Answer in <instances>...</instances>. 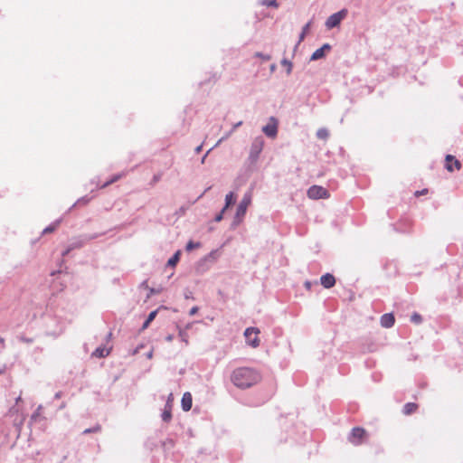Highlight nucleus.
Here are the masks:
<instances>
[{
	"mask_svg": "<svg viewBox=\"0 0 463 463\" xmlns=\"http://www.w3.org/2000/svg\"><path fill=\"white\" fill-rule=\"evenodd\" d=\"M211 189V186L207 187L205 190H204V193H206L207 191H209Z\"/></svg>",
	"mask_w": 463,
	"mask_h": 463,
	"instance_id": "62",
	"label": "nucleus"
},
{
	"mask_svg": "<svg viewBox=\"0 0 463 463\" xmlns=\"http://www.w3.org/2000/svg\"><path fill=\"white\" fill-rule=\"evenodd\" d=\"M254 56H255V57H258V58H260V59H262L263 61H269V60L271 59V56H270L269 54H264V53L260 52H256V53L254 54Z\"/></svg>",
	"mask_w": 463,
	"mask_h": 463,
	"instance_id": "30",
	"label": "nucleus"
},
{
	"mask_svg": "<svg viewBox=\"0 0 463 463\" xmlns=\"http://www.w3.org/2000/svg\"><path fill=\"white\" fill-rule=\"evenodd\" d=\"M320 282L325 288H331L335 284V279L332 274L326 273L323 276H321Z\"/></svg>",
	"mask_w": 463,
	"mask_h": 463,
	"instance_id": "10",
	"label": "nucleus"
},
{
	"mask_svg": "<svg viewBox=\"0 0 463 463\" xmlns=\"http://www.w3.org/2000/svg\"><path fill=\"white\" fill-rule=\"evenodd\" d=\"M264 146V140L262 137H256L251 146L250 151V159L254 162L259 158L260 154L261 153Z\"/></svg>",
	"mask_w": 463,
	"mask_h": 463,
	"instance_id": "4",
	"label": "nucleus"
},
{
	"mask_svg": "<svg viewBox=\"0 0 463 463\" xmlns=\"http://www.w3.org/2000/svg\"><path fill=\"white\" fill-rule=\"evenodd\" d=\"M204 194H205L204 192H203V193H202V194H200V197H199V198L203 197V195H204Z\"/></svg>",
	"mask_w": 463,
	"mask_h": 463,
	"instance_id": "64",
	"label": "nucleus"
},
{
	"mask_svg": "<svg viewBox=\"0 0 463 463\" xmlns=\"http://www.w3.org/2000/svg\"><path fill=\"white\" fill-rule=\"evenodd\" d=\"M64 407H65V403L63 402V403H61V405L60 406V409L61 410V409H63Z\"/></svg>",
	"mask_w": 463,
	"mask_h": 463,
	"instance_id": "60",
	"label": "nucleus"
},
{
	"mask_svg": "<svg viewBox=\"0 0 463 463\" xmlns=\"http://www.w3.org/2000/svg\"><path fill=\"white\" fill-rule=\"evenodd\" d=\"M366 435L364 429L355 427L352 429V431L348 437V439L354 445H360L363 442V439Z\"/></svg>",
	"mask_w": 463,
	"mask_h": 463,
	"instance_id": "6",
	"label": "nucleus"
},
{
	"mask_svg": "<svg viewBox=\"0 0 463 463\" xmlns=\"http://www.w3.org/2000/svg\"><path fill=\"white\" fill-rule=\"evenodd\" d=\"M121 177V175H115L109 181H107L102 187H107L108 185L117 182Z\"/></svg>",
	"mask_w": 463,
	"mask_h": 463,
	"instance_id": "29",
	"label": "nucleus"
},
{
	"mask_svg": "<svg viewBox=\"0 0 463 463\" xmlns=\"http://www.w3.org/2000/svg\"><path fill=\"white\" fill-rule=\"evenodd\" d=\"M411 321L415 323V324H420L422 321V317H421V316L420 314L414 313L411 317Z\"/></svg>",
	"mask_w": 463,
	"mask_h": 463,
	"instance_id": "28",
	"label": "nucleus"
},
{
	"mask_svg": "<svg viewBox=\"0 0 463 463\" xmlns=\"http://www.w3.org/2000/svg\"><path fill=\"white\" fill-rule=\"evenodd\" d=\"M395 318L392 313L384 314L381 317V326L385 328H390L394 325Z\"/></svg>",
	"mask_w": 463,
	"mask_h": 463,
	"instance_id": "12",
	"label": "nucleus"
},
{
	"mask_svg": "<svg viewBox=\"0 0 463 463\" xmlns=\"http://www.w3.org/2000/svg\"><path fill=\"white\" fill-rule=\"evenodd\" d=\"M204 194H205L204 192H203V193H202V194H200V197H199V198L203 197V195H204Z\"/></svg>",
	"mask_w": 463,
	"mask_h": 463,
	"instance_id": "63",
	"label": "nucleus"
},
{
	"mask_svg": "<svg viewBox=\"0 0 463 463\" xmlns=\"http://www.w3.org/2000/svg\"><path fill=\"white\" fill-rule=\"evenodd\" d=\"M43 409L42 405H39L36 409V411L32 414L31 420H36L37 417L40 415L41 411Z\"/></svg>",
	"mask_w": 463,
	"mask_h": 463,
	"instance_id": "32",
	"label": "nucleus"
},
{
	"mask_svg": "<svg viewBox=\"0 0 463 463\" xmlns=\"http://www.w3.org/2000/svg\"><path fill=\"white\" fill-rule=\"evenodd\" d=\"M20 341L26 343V344H32L33 342V338H28L24 335H21L18 337Z\"/></svg>",
	"mask_w": 463,
	"mask_h": 463,
	"instance_id": "35",
	"label": "nucleus"
},
{
	"mask_svg": "<svg viewBox=\"0 0 463 463\" xmlns=\"http://www.w3.org/2000/svg\"><path fill=\"white\" fill-rule=\"evenodd\" d=\"M152 355H153V352H152V351H150V352L146 354L147 358H152Z\"/></svg>",
	"mask_w": 463,
	"mask_h": 463,
	"instance_id": "55",
	"label": "nucleus"
},
{
	"mask_svg": "<svg viewBox=\"0 0 463 463\" xmlns=\"http://www.w3.org/2000/svg\"><path fill=\"white\" fill-rule=\"evenodd\" d=\"M21 400H22V399H21V396L17 397V398H16V403H18Z\"/></svg>",
	"mask_w": 463,
	"mask_h": 463,
	"instance_id": "59",
	"label": "nucleus"
},
{
	"mask_svg": "<svg viewBox=\"0 0 463 463\" xmlns=\"http://www.w3.org/2000/svg\"><path fill=\"white\" fill-rule=\"evenodd\" d=\"M270 120L274 121L273 124H267L262 128V131L269 137H275L278 133L277 122L274 118H271Z\"/></svg>",
	"mask_w": 463,
	"mask_h": 463,
	"instance_id": "9",
	"label": "nucleus"
},
{
	"mask_svg": "<svg viewBox=\"0 0 463 463\" xmlns=\"http://www.w3.org/2000/svg\"><path fill=\"white\" fill-rule=\"evenodd\" d=\"M193 404L192 394L188 392H184L182 397L181 406L184 411L191 410Z\"/></svg>",
	"mask_w": 463,
	"mask_h": 463,
	"instance_id": "11",
	"label": "nucleus"
},
{
	"mask_svg": "<svg viewBox=\"0 0 463 463\" xmlns=\"http://www.w3.org/2000/svg\"><path fill=\"white\" fill-rule=\"evenodd\" d=\"M202 147H203V145L198 146L195 148V150H194V151H195V153H196V154H199V153L202 151Z\"/></svg>",
	"mask_w": 463,
	"mask_h": 463,
	"instance_id": "53",
	"label": "nucleus"
},
{
	"mask_svg": "<svg viewBox=\"0 0 463 463\" xmlns=\"http://www.w3.org/2000/svg\"><path fill=\"white\" fill-rule=\"evenodd\" d=\"M151 322H152V320H150L149 318L146 317V319L145 320V322L142 325L141 330L146 329L149 326Z\"/></svg>",
	"mask_w": 463,
	"mask_h": 463,
	"instance_id": "38",
	"label": "nucleus"
},
{
	"mask_svg": "<svg viewBox=\"0 0 463 463\" xmlns=\"http://www.w3.org/2000/svg\"><path fill=\"white\" fill-rule=\"evenodd\" d=\"M210 269L208 258L201 259L195 265V272L197 274H203Z\"/></svg>",
	"mask_w": 463,
	"mask_h": 463,
	"instance_id": "13",
	"label": "nucleus"
},
{
	"mask_svg": "<svg viewBox=\"0 0 463 463\" xmlns=\"http://www.w3.org/2000/svg\"><path fill=\"white\" fill-rule=\"evenodd\" d=\"M260 380V373L249 367L237 368L232 374V381L239 388L246 389L256 384Z\"/></svg>",
	"mask_w": 463,
	"mask_h": 463,
	"instance_id": "1",
	"label": "nucleus"
},
{
	"mask_svg": "<svg viewBox=\"0 0 463 463\" xmlns=\"http://www.w3.org/2000/svg\"><path fill=\"white\" fill-rule=\"evenodd\" d=\"M251 199H252V194L250 191L246 192L243 194V197L241 200V202L236 209L235 215H234L232 222L231 224L232 229H235L242 222V221L246 215L247 209L250 206V204L251 203Z\"/></svg>",
	"mask_w": 463,
	"mask_h": 463,
	"instance_id": "2",
	"label": "nucleus"
},
{
	"mask_svg": "<svg viewBox=\"0 0 463 463\" xmlns=\"http://www.w3.org/2000/svg\"><path fill=\"white\" fill-rule=\"evenodd\" d=\"M347 15V10L342 9L333 14H331L326 21V26L327 29H332L338 26L341 21Z\"/></svg>",
	"mask_w": 463,
	"mask_h": 463,
	"instance_id": "3",
	"label": "nucleus"
},
{
	"mask_svg": "<svg viewBox=\"0 0 463 463\" xmlns=\"http://www.w3.org/2000/svg\"><path fill=\"white\" fill-rule=\"evenodd\" d=\"M190 295H191V292H189V294H185V298H189Z\"/></svg>",
	"mask_w": 463,
	"mask_h": 463,
	"instance_id": "61",
	"label": "nucleus"
},
{
	"mask_svg": "<svg viewBox=\"0 0 463 463\" xmlns=\"http://www.w3.org/2000/svg\"><path fill=\"white\" fill-rule=\"evenodd\" d=\"M156 315H157V310H154L149 313V315L147 316V318H149L150 320L153 321L156 318Z\"/></svg>",
	"mask_w": 463,
	"mask_h": 463,
	"instance_id": "40",
	"label": "nucleus"
},
{
	"mask_svg": "<svg viewBox=\"0 0 463 463\" xmlns=\"http://www.w3.org/2000/svg\"><path fill=\"white\" fill-rule=\"evenodd\" d=\"M454 165H455L457 169H459L460 166H461V164H460V162L458 159H455Z\"/></svg>",
	"mask_w": 463,
	"mask_h": 463,
	"instance_id": "48",
	"label": "nucleus"
},
{
	"mask_svg": "<svg viewBox=\"0 0 463 463\" xmlns=\"http://www.w3.org/2000/svg\"><path fill=\"white\" fill-rule=\"evenodd\" d=\"M299 44H300V43H298H298H297V44H296V45H295V47H294V52H295L297 51V49L298 48V45H299Z\"/></svg>",
	"mask_w": 463,
	"mask_h": 463,
	"instance_id": "57",
	"label": "nucleus"
},
{
	"mask_svg": "<svg viewBox=\"0 0 463 463\" xmlns=\"http://www.w3.org/2000/svg\"><path fill=\"white\" fill-rule=\"evenodd\" d=\"M277 69V65L275 63H272L270 66H269V70L271 72H274Z\"/></svg>",
	"mask_w": 463,
	"mask_h": 463,
	"instance_id": "50",
	"label": "nucleus"
},
{
	"mask_svg": "<svg viewBox=\"0 0 463 463\" xmlns=\"http://www.w3.org/2000/svg\"><path fill=\"white\" fill-rule=\"evenodd\" d=\"M201 247V243L200 242H194L193 241H189L187 243H186V246H185V250L187 251H191L194 249H198Z\"/></svg>",
	"mask_w": 463,
	"mask_h": 463,
	"instance_id": "23",
	"label": "nucleus"
},
{
	"mask_svg": "<svg viewBox=\"0 0 463 463\" xmlns=\"http://www.w3.org/2000/svg\"><path fill=\"white\" fill-rule=\"evenodd\" d=\"M72 250L70 248V246L67 247V249L62 252V257L67 256Z\"/></svg>",
	"mask_w": 463,
	"mask_h": 463,
	"instance_id": "44",
	"label": "nucleus"
},
{
	"mask_svg": "<svg viewBox=\"0 0 463 463\" xmlns=\"http://www.w3.org/2000/svg\"><path fill=\"white\" fill-rule=\"evenodd\" d=\"M418 408V405L414 402H408L403 406L402 412L405 415H410L414 412Z\"/></svg>",
	"mask_w": 463,
	"mask_h": 463,
	"instance_id": "17",
	"label": "nucleus"
},
{
	"mask_svg": "<svg viewBox=\"0 0 463 463\" xmlns=\"http://www.w3.org/2000/svg\"><path fill=\"white\" fill-rule=\"evenodd\" d=\"M307 196L310 199H315V200L322 199V198H328L329 193L326 188H324L322 186L312 185L307 190Z\"/></svg>",
	"mask_w": 463,
	"mask_h": 463,
	"instance_id": "5",
	"label": "nucleus"
},
{
	"mask_svg": "<svg viewBox=\"0 0 463 463\" xmlns=\"http://www.w3.org/2000/svg\"><path fill=\"white\" fill-rule=\"evenodd\" d=\"M174 339V335H168L165 336V341L171 342Z\"/></svg>",
	"mask_w": 463,
	"mask_h": 463,
	"instance_id": "49",
	"label": "nucleus"
},
{
	"mask_svg": "<svg viewBox=\"0 0 463 463\" xmlns=\"http://www.w3.org/2000/svg\"><path fill=\"white\" fill-rule=\"evenodd\" d=\"M111 336H112V333H111V332H109V333L108 334V335H107V339H108V340H109V339L111 338Z\"/></svg>",
	"mask_w": 463,
	"mask_h": 463,
	"instance_id": "56",
	"label": "nucleus"
},
{
	"mask_svg": "<svg viewBox=\"0 0 463 463\" xmlns=\"http://www.w3.org/2000/svg\"><path fill=\"white\" fill-rule=\"evenodd\" d=\"M172 419V412H171V409H167V407L165 406V409L164 410L163 413H162V420L165 422H168L170 421Z\"/></svg>",
	"mask_w": 463,
	"mask_h": 463,
	"instance_id": "20",
	"label": "nucleus"
},
{
	"mask_svg": "<svg viewBox=\"0 0 463 463\" xmlns=\"http://www.w3.org/2000/svg\"><path fill=\"white\" fill-rule=\"evenodd\" d=\"M213 147L210 148V149L206 152V154L203 156V158H202V160H201L203 164L204 163L206 156H208V154L213 150Z\"/></svg>",
	"mask_w": 463,
	"mask_h": 463,
	"instance_id": "46",
	"label": "nucleus"
},
{
	"mask_svg": "<svg viewBox=\"0 0 463 463\" xmlns=\"http://www.w3.org/2000/svg\"><path fill=\"white\" fill-rule=\"evenodd\" d=\"M62 395V392H58L54 394V399H60Z\"/></svg>",
	"mask_w": 463,
	"mask_h": 463,
	"instance_id": "52",
	"label": "nucleus"
},
{
	"mask_svg": "<svg viewBox=\"0 0 463 463\" xmlns=\"http://www.w3.org/2000/svg\"><path fill=\"white\" fill-rule=\"evenodd\" d=\"M97 235H91V236H84V237H79L77 239H74L73 241L70 243V248L73 250L75 249L81 248L87 241H91L93 239H96Z\"/></svg>",
	"mask_w": 463,
	"mask_h": 463,
	"instance_id": "8",
	"label": "nucleus"
},
{
	"mask_svg": "<svg viewBox=\"0 0 463 463\" xmlns=\"http://www.w3.org/2000/svg\"><path fill=\"white\" fill-rule=\"evenodd\" d=\"M329 136L328 130L326 128H319L317 132V137L319 139H326Z\"/></svg>",
	"mask_w": 463,
	"mask_h": 463,
	"instance_id": "24",
	"label": "nucleus"
},
{
	"mask_svg": "<svg viewBox=\"0 0 463 463\" xmlns=\"http://www.w3.org/2000/svg\"><path fill=\"white\" fill-rule=\"evenodd\" d=\"M181 250H177L167 261V267H175L178 261L180 260Z\"/></svg>",
	"mask_w": 463,
	"mask_h": 463,
	"instance_id": "16",
	"label": "nucleus"
},
{
	"mask_svg": "<svg viewBox=\"0 0 463 463\" xmlns=\"http://www.w3.org/2000/svg\"><path fill=\"white\" fill-rule=\"evenodd\" d=\"M151 322H152V320H150L149 318L146 317V319L145 320V322L142 325L141 330L146 329L149 326Z\"/></svg>",
	"mask_w": 463,
	"mask_h": 463,
	"instance_id": "37",
	"label": "nucleus"
},
{
	"mask_svg": "<svg viewBox=\"0 0 463 463\" xmlns=\"http://www.w3.org/2000/svg\"><path fill=\"white\" fill-rule=\"evenodd\" d=\"M259 333H260V329L257 327H248V328H246V330L244 332V335L247 339L248 345H250V346H252L254 348H256L260 345V340L257 336H255L251 339V338H250V335H251L252 334L258 335Z\"/></svg>",
	"mask_w": 463,
	"mask_h": 463,
	"instance_id": "7",
	"label": "nucleus"
},
{
	"mask_svg": "<svg viewBox=\"0 0 463 463\" xmlns=\"http://www.w3.org/2000/svg\"><path fill=\"white\" fill-rule=\"evenodd\" d=\"M215 254H216V251L213 250L208 255H206L204 258H208V262L213 261L215 260Z\"/></svg>",
	"mask_w": 463,
	"mask_h": 463,
	"instance_id": "36",
	"label": "nucleus"
},
{
	"mask_svg": "<svg viewBox=\"0 0 463 463\" xmlns=\"http://www.w3.org/2000/svg\"><path fill=\"white\" fill-rule=\"evenodd\" d=\"M281 65L287 67V74L289 75L292 71V62L288 59L284 58L281 60Z\"/></svg>",
	"mask_w": 463,
	"mask_h": 463,
	"instance_id": "22",
	"label": "nucleus"
},
{
	"mask_svg": "<svg viewBox=\"0 0 463 463\" xmlns=\"http://www.w3.org/2000/svg\"><path fill=\"white\" fill-rule=\"evenodd\" d=\"M310 25H311V22H308L307 24H306L303 28H302V32L301 33L299 34V38H298V43H300L306 37V34L307 33L309 28H310Z\"/></svg>",
	"mask_w": 463,
	"mask_h": 463,
	"instance_id": "19",
	"label": "nucleus"
},
{
	"mask_svg": "<svg viewBox=\"0 0 463 463\" xmlns=\"http://www.w3.org/2000/svg\"><path fill=\"white\" fill-rule=\"evenodd\" d=\"M325 56H326V53L320 48H318L312 53V55L310 57V61L320 60V59H323Z\"/></svg>",
	"mask_w": 463,
	"mask_h": 463,
	"instance_id": "18",
	"label": "nucleus"
},
{
	"mask_svg": "<svg viewBox=\"0 0 463 463\" xmlns=\"http://www.w3.org/2000/svg\"><path fill=\"white\" fill-rule=\"evenodd\" d=\"M455 159H456V158H455L453 156H451V155H448V156H446V161H447L446 168H447V170H448V171H449V172H452V171H453V167H452V165L449 164V162H450V161H452V160H453V161H455Z\"/></svg>",
	"mask_w": 463,
	"mask_h": 463,
	"instance_id": "26",
	"label": "nucleus"
},
{
	"mask_svg": "<svg viewBox=\"0 0 463 463\" xmlns=\"http://www.w3.org/2000/svg\"><path fill=\"white\" fill-rule=\"evenodd\" d=\"M90 201L89 198L87 197H81L80 198L78 201H77V203L80 204V203H88Z\"/></svg>",
	"mask_w": 463,
	"mask_h": 463,
	"instance_id": "41",
	"label": "nucleus"
},
{
	"mask_svg": "<svg viewBox=\"0 0 463 463\" xmlns=\"http://www.w3.org/2000/svg\"><path fill=\"white\" fill-rule=\"evenodd\" d=\"M311 286H312V283H311L310 281H306V282H305V287H306V288L310 289V288H311Z\"/></svg>",
	"mask_w": 463,
	"mask_h": 463,
	"instance_id": "51",
	"label": "nucleus"
},
{
	"mask_svg": "<svg viewBox=\"0 0 463 463\" xmlns=\"http://www.w3.org/2000/svg\"><path fill=\"white\" fill-rule=\"evenodd\" d=\"M331 45L329 43H325L323 44L320 49L326 53V52L327 51H330L331 50Z\"/></svg>",
	"mask_w": 463,
	"mask_h": 463,
	"instance_id": "39",
	"label": "nucleus"
},
{
	"mask_svg": "<svg viewBox=\"0 0 463 463\" xmlns=\"http://www.w3.org/2000/svg\"><path fill=\"white\" fill-rule=\"evenodd\" d=\"M262 4L267 6L278 7L277 0H263Z\"/></svg>",
	"mask_w": 463,
	"mask_h": 463,
	"instance_id": "31",
	"label": "nucleus"
},
{
	"mask_svg": "<svg viewBox=\"0 0 463 463\" xmlns=\"http://www.w3.org/2000/svg\"><path fill=\"white\" fill-rule=\"evenodd\" d=\"M59 223H60V221H56L54 223H52V224L49 225L48 227H46V228L43 230V233H50V232H52L53 231H55V230H56V228L58 227Z\"/></svg>",
	"mask_w": 463,
	"mask_h": 463,
	"instance_id": "25",
	"label": "nucleus"
},
{
	"mask_svg": "<svg viewBox=\"0 0 463 463\" xmlns=\"http://www.w3.org/2000/svg\"><path fill=\"white\" fill-rule=\"evenodd\" d=\"M224 213H225V211H223V208H222V211L214 217V221L217 222H221L223 219Z\"/></svg>",
	"mask_w": 463,
	"mask_h": 463,
	"instance_id": "34",
	"label": "nucleus"
},
{
	"mask_svg": "<svg viewBox=\"0 0 463 463\" xmlns=\"http://www.w3.org/2000/svg\"><path fill=\"white\" fill-rule=\"evenodd\" d=\"M233 132H234L233 129H231L229 132H227V134L224 137H222L221 139H219V141L216 143V145L213 147L217 146L220 143H222L223 140L228 138Z\"/></svg>",
	"mask_w": 463,
	"mask_h": 463,
	"instance_id": "33",
	"label": "nucleus"
},
{
	"mask_svg": "<svg viewBox=\"0 0 463 463\" xmlns=\"http://www.w3.org/2000/svg\"><path fill=\"white\" fill-rule=\"evenodd\" d=\"M199 310V307H193L190 311H189V315L190 316H194L195 315Z\"/></svg>",
	"mask_w": 463,
	"mask_h": 463,
	"instance_id": "42",
	"label": "nucleus"
},
{
	"mask_svg": "<svg viewBox=\"0 0 463 463\" xmlns=\"http://www.w3.org/2000/svg\"><path fill=\"white\" fill-rule=\"evenodd\" d=\"M110 351H111V347L107 348L106 346H99L92 353V355L95 357H98V358H104L109 354Z\"/></svg>",
	"mask_w": 463,
	"mask_h": 463,
	"instance_id": "14",
	"label": "nucleus"
},
{
	"mask_svg": "<svg viewBox=\"0 0 463 463\" xmlns=\"http://www.w3.org/2000/svg\"><path fill=\"white\" fill-rule=\"evenodd\" d=\"M241 125H242V121H239L233 125L232 129L235 130L237 128L241 127Z\"/></svg>",
	"mask_w": 463,
	"mask_h": 463,
	"instance_id": "47",
	"label": "nucleus"
},
{
	"mask_svg": "<svg viewBox=\"0 0 463 463\" xmlns=\"http://www.w3.org/2000/svg\"><path fill=\"white\" fill-rule=\"evenodd\" d=\"M427 193H428V190H427V189H423V190H421V191H416V192H415V196H417V197H418V196L422 195V194H427Z\"/></svg>",
	"mask_w": 463,
	"mask_h": 463,
	"instance_id": "43",
	"label": "nucleus"
},
{
	"mask_svg": "<svg viewBox=\"0 0 463 463\" xmlns=\"http://www.w3.org/2000/svg\"><path fill=\"white\" fill-rule=\"evenodd\" d=\"M236 201V196L233 192H230L225 195V205L223 207V211H226L231 205L234 204Z\"/></svg>",
	"mask_w": 463,
	"mask_h": 463,
	"instance_id": "15",
	"label": "nucleus"
},
{
	"mask_svg": "<svg viewBox=\"0 0 463 463\" xmlns=\"http://www.w3.org/2000/svg\"><path fill=\"white\" fill-rule=\"evenodd\" d=\"M159 180H160V175H156L153 176L152 183L156 184Z\"/></svg>",
	"mask_w": 463,
	"mask_h": 463,
	"instance_id": "45",
	"label": "nucleus"
},
{
	"mask_svg": "<svg viewBox=\"0 0 463 463\" xmlns=\"http://www.w3.org/2000/svg\"><path fill=\"white\" fill-rule=\"evenodd\" d=\"M0 344L5 347V339L2 336H0Z\"/></svg>",
	"mask_w": 463,
	"mask_h": 463,
	"instance_id": "54",
	"label": "nucleus"
},
{
	"mask_svg": "<svg viewBox=\"0 0 463 463\" xmlns=\"http://www.w3.org/2000/svg\"><path fill=\"white\" fill-rule=\"evenodd\" d=\"M179 336L183 342H184L186 345L188 344V334L186 330L179 328Z\"/></svg>",
	"mask_w": 463,
	"mask_h": 463,
	"instance_id": "27",
	"label": "nucleus"
},
{
	"mask_svg": "<svg viewBox=\"0 0 463 463\" xmlns=\"http://www.w3.org/2000/svg\"><path fill=\"white\" fill-rule=\"evenodd\" d=\"M101 430V426L99 424H96L95 426L86 429L82 431V434H89V433H97Z\"/></svg>",
	"mask_w": 463,
	"mask_h": 463,
	"instance_id": "21",
	"label": "nucleus"
},
{
	"mask_svg": "<svg viewBox=\"0 0 463 463\" xmlns=\"http://www.w3.org/2000/svg\"><path fill=\"white\" fill-rule=\"evenodd\" d=\"M190 328H191V324H187V325H186V326H185V328H184V330H186V331H187V330H188V329H190Z\"/></svg>",
	"mask_w": 463,
	"mask_h": 463,
	"instance_id": "58",
	"label": "nucleus"
}]
</instances>
